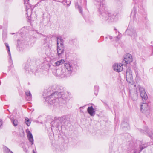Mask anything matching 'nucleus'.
Wrapping results in <instances>:
<instances>
[{
  "label": "nucleus",
  "mask_w": 153,
  "mask_h": 153,
  "mask_svg": "<svg viewBox=\"0 0 153 153\" xmlns=\"http://www.w3.org/2000/svg\"><path fill=\"white\" fill-rule=\"evenodd\" d=\"M105 0H95L94 3L98 10L100 17L104 20H109L111 21H116V16L109 14L107 11L105 4Z\"/></svg>",
  "instance_id": "f257e3e1"
},
{
  "label": "nucleus",
  "mask_w": 153,
  "mask_h": 153,
  "mask_svg": "<svg viewBox=\"0 0 153 153\" xmlns=\"http://www.w3.org/2000/svg\"><path fill=\"white\" fill-rule=\"evenodd\" d=\"M63 92H56L47 97L46 101L51 105H53L58 101L59 100H62L64 99Z\"/></svg>",
  "instance_id": "f03ea898"
},
{
  "label": "nucleus",
  "mask_w": 153,
  "mask_h": 153,
  "mask_svg": "<svg viewBox=\"0 0 153 153\" xmlns=\"http://www.w3.org/2000/svg\"><path fill=\"white\" fill-rule=\"evenodd\" d=\"M57 53L58 56L60 57L64 52V44L63 40L60 37H57Z\"/></svg>",
  "instance_id": "7ed1b4c3"
},
{
  "label": "nucleus",
  "mask_w": 153,
  "mask_h": 153,
  "mask_svg": "<svg viewBox=\"0 0 153 153\" xmlns=\"http://www.w3.org/2000/svg\"><path fill=\"white\" fill-rule=\"evenodd\" d=\"M64 66V69L67 70L66 72L70 76L75 66V64L72 63H65Z\"/></svg>",
  "instance_id": "20e7f679"
},
{
  "label": "nucleus",
  "mask_w": 153,
  "mask_h": 153,
  "mask_svg": "<svg viewBox=\"0 0 153 153\" xmlns=\"http://www.w3.org/2000/svg\"><path fill=\"white\" fill-rule=\"evenodd\" d=\"M126 33L130 36L132 39H136L137 37V34L136 30L132 27H128L126 30Z\"/></svg>",
  "instance_id": "39448f33"
},
{
  "label": "nucleus",
  "mask_w": 153,
  "mask_h": 153,
  "mask_svg": "<svg viewBox=\"0 0 153 153\" xmlns=\"http://www.w3.org/2000/svg\"><path fill=\"white\" fill-rule=\"evenodd\" d=\"M133 60L132 56L130 54L127 53L124 56V58L122 61L123 65H126L130 64Z\"/></svg>",
  "instance_id": "423d86ee"
},
{
  "label": "nucleus",
  "mask_w": 153,
  "mask_h": 153,
  "mask_svg": "<svg viewBox=\"0 0 153 153\" xmlns=\"http://www.w3.org/2000/svg\"><path fill=\"white\" fill-rule=\"evenodd\" d=\"M126 78L127 81L129 83L133 82L132 71L129 68L128 69L126 72Z\"/></svg>",
  "instance_id": "0eeeda50"
},
{
  "label": "nucleus",
  "mask_w": 153,
  "mask_h": 153,
  "mask_svg": "<svg viewBox=\"0 0 153 153\" xmlns=\"http://www.w3.org/2000/svg\"><path fill=\"white\" fill-rule=\"evenodd\" d=\"M139 90L140 95L142 100L143 101H146L148 99V97L147 94L145 91L144 89L142 87H140Z\"/></svg>",
  "instance_id": "6e6552de"
},
{
  "label": "nucleus",
  "mask_w": 153,
  "mask_h": 153,
  "mask_svg": "<svg viewBox=\"0 0 153 153\" xmlns=\"http://www.w3.org/2000/svg\"><path fill=\"white\" fill-rule=\"evenodd\" d=\"M123 64L115 63L113 65V68L114 71L117 72L121 71L123 69Z\"/></svg>",
  "instance_id": "1a4fd4ad"
},
{
  "label": "nucleus",
  "mask_w": 153,
  "mask_h": 153,
  "mask_svg": "<svg viewBox=\"0 0 153 153\" xmlns=\"http://www.w3.org/2000/svg\"><path fill=\"white\" fill-rule=\"evenodd\" d=\"M140 110L143 113H145L146 112L149 113V108L148 104L146 103H143L140 106Z\"/></svg>",
  "instance_id": "9d476101"
},
{
  "label": "nucleus",
  "mask_w": 153,
  "mask_h": 153,
  "mask_svg": "<svg viewBox=\"0 0 153 153\" xmlns=\"http://www.w3.org/2000/svg\"><path fill=\"white\" fill-rule=\"evenodd\" d=\"M25 6L26 7V10L27 11V14L28 15V13H29L30 14L32 12V9L31 8V6L28 2H25L24 3Z\"/></svg>",
  "instance_id": "9b49d317"
},
{
  "label": "nucleus",
  "mask_w": 153,
  "mask_h": 153,
  "mask_svg": "<svg viewBox=\"0 0 153 153\" xmlns=\"http://www.w3.org/2000/svg\"><path fill=\"white\" fill-rule=\"evenodd\" d=\"M87 111L91 116H94L95 114V111L92 106L88 108Z\"/></svg>",
  "instance_id": "f8f14e48"
},
{
  "label": "nucleus",
  "mask_w": 153,
  "mask_h": 153,
  "mask_svg": "<svg viewBox=\"0 0 153 153\" xmlns=\"http://www.w3.org/2000/svg\"><path fill=\"white\" fill-rule=\"evenodd\" d=\"M27 136L28 137L29 141L31 143V144L33 143V135L31 132L28 130H27Z\"/></svg>",
  "instance_id": "ddd939ff"
},
{
  "label": "nucleus",
  "mask_w": 153,
  "mask_h": 153,
  "mask_svg": "<svg viewBox=\"0 0 153 153\" xmlns=\"http://www.w3.org/2000/svg\"><path fill=\"white\" fill-rule=\"evenodd\" d=\"M53 74L57 76H59L61 78H64V75H62L61 73V70L58 69L55 70L53 72Z\"/></svg>",
  "instance_id": "4468645a"
},
{
  "label": "nucleus",
  "mask_w": 153,
  "mask_h": 153,
  "mask_svg": "<svg viewBox=\"0 0 153 153\" xmlns=\"http://www.w3.org/2000/svg\"><path fill=\"white\" fill-rule=\"evenodd\" d=\"M26 98L27 100L30 101L32 99V95L29 91L27 90L25 91Z\"/></svg>",
  "instance_id": "2eb2a0df"
},
{
  "label": "nucleus",
  "mask_w": 153,
  "mask_h": 153,
  "mask_svg": "<svg viewBox=\"0 0 153 153\" xmlns=\"http://www.w3.org/2000/svg\"><path fill=\"white\" fill-rule=\"evenodd\" d=\"M64 62L65 61L64 60L62 59L54 62L53 65L55 67L59 66L63 64Z\"/></svg>",
  "instance_id": "dca6fc26"
},
{
  "label": "nucleus",
  "mask_w": 153,
  "mask_h": 153,
  "mask_svg": "<svg viewBox=\"0 0 153 153\" xmlns=\"http://www.w3.org/2000/svg\"><path fill=\"white\" fill-rule=\"evenodd\" d=\"M61 74L62 75H64V78L66 77L70 76L69 74H68L65 69H62L61 70Z\"/></svg>",
  "instance_id": "f3484780"
},
{
  "label": "nucleus",
  "mask_w": 153,
  "mask_h": 153,
  "mask_svg": "<svg viewBox=\"0 0 153 153\" xmlns=\"http://www.w3.org/2000/svg\"><path fill=\"white\" fill-rule=\"evenodd\" d=\"M59 120L61 121V123H63V124H65L67 121V120L65 116L60 117L59 119Z\"/></svg>",
  "instance_id": "a211bd4d"
},
{
  "label": "nucleus",
  "mask_w": 153,
  "mask_h": 153,
  "mask_svg": "<svg viewBox=\"0 0 153 153\" xmlns=\"http://www.w3.org/2000/svg\"><path fill=\"white\" fill-rule=\"evenodd\" d=\"M5 44V45L7 47V49L8 51V53L9 54V55L10 56V60H11L12 59H11V53H10V48H9V45L7 43H6Z\"/></svg>",
  "instance_id": "6ab92c4d"
},
{
  "label": "nucleus",
  "mask_w": 153,
  "mask_h": 153,
  "mask_svg": "<svg viewBox=\"0 0 153 153\" xmlns=\"http://www.w3.org/2000/svg\"><path fill=\"white\" fill-rule=\"evenodd\" d=\"M75 6L76 8L78 9L80 13L82 14V7L80 6L79 5L78 3H76L75 4Z\"/></svg>",
  "instance_id": "aec40b11"
},
{
  "label": "nucleus",
  "mask_w": 153,
  "mask_h": 153,
  "mask_svg": "<svg viewBox=\"0 0 153 153\" xmlns=\"http://www.w3.org/2000/svg\"><path fill=\"white\" fill-rule=\"evenodd\" d=\"M11 121L13 123V125L16 126H17L18 124V121L17 120L15 119H13L12 118L11 119Z\"/></svg>",
  "instance_id": "412c9836"
},
{
  "label": "nucleus",
  "mask_w": 153,
  "mask_h": 153,
  "mask_svg": "<svg viewBox=\"0 0 153 153\" xmlns=\"http://www.w3.org/2000/svg\"><path fill=\"white\" fill-rule=\"evenodd\" d=\"M148 145L146 144H142L141 143V144H140V151H141L143 149L146 147Z\"/></svg>",
  "instance_id": "4be33fe9"
},
{
  "label": "nucleus",
  "mask_w": 153,
  "mask_h": 153,
  "mask_svg": "<svg viewBox=\"0 0 153 153\" xmlns=\"http://www.w3.org/2000/svg\"><path fill=\"white\" fill-rule=\"evenodd\" d=\"M25 123L27 124V126H29L30 125L31 123L30 122L29 119L27 117H26L25 118Z\"/></svg>",
  "instance_id": "5701e85b"
},
{
  "label": "nucleus",
  "mask_w": 153,
  "mask_h": 153,
  "mask_svg": "<svg viewBox=\"0 0 153 153\" xmlns=\"http://www.w3.org/2000/svg\"><path fill=\"white\" fill-rule=\"evenodd\" d=\"M131 17H133L134 20L136 19L135 11V10H134L133 11H132L131 12Z\"/></svg>",
  "instance_id": "b1692460"
},
{
  "label": "nucleus",
  "mask_w": 153,
  "mask_h": 153,
  "mask_svg": "<svg viewBox=\"0 0 153 153\" xmlns=\"http://www.w3.org/2000/svg\"><path fill=\"white\" fill-rule=\"evenodd\" d=\"M124 126H125L126 127H127L128 126V124L127 123H122V126H123V127H125Z\"/></svg>",
  "instance_id": "393cba45"
},
{
  "label": "nucleus",
  "mask_w": 153,
  "mask_h": 153,
  "mask_svg": "<svg viewBox=\"0 0 153 153\" xmlns=\"http://www.w3.org/2000/svg\"><path fill=\"white\" fill-rule=\"evenodd\" d=\"M7 34L6 33H3V38L5 39L7 37Z\"/></svg>",
  "instance_id": "a878e982"
},
{
  "label": "nucleus",
  "mask_w": 153,
  "mask_h": 153,
  "mask_svg": "<svg viewBox=\"0 0 153 153\" xmlns=\"http://www.w3.org/2000/svg\"><path fill=\"white\" fill-rule=\"evenodd\" d=\"M120 37L119 36H117L116 38V39H115V40L116 41H118L119 39H120Z\"/></svg>",
  "instance_id": "bb28decb"
},
{
  "label": "nucleus",
  "mask_w": 153,
  "mask_h": 153,
  "mask_svg": "<svg viewBox=\"0 0 153 153\" xmlns=\"http://www.w3.org/2000/svg\"><path fill=\"white\" fill-rule=\"evenodd\" d=\"M2 120L0 119V127L2 126Z\"/></svg>",
  "instance_id": "cd10ccee"
},
{
  "label": "nucleus",
  "mask_w": 153,
  "mask_h": 153,
  "mask_svg": "<svg viewBox=\"0 0 153 153\" xmlns=\"http://www.w3.org/2000/svg\"><path fill=\"white\" fill-rule=\"evenodd\" d=\"M94 89H97V90H98V87H97V86H95L94 87Z\"/></svg>",
  "instance_id": "c85d7f7f"
},
{
  "label": "nucleus",
  "mask_w": 153,
  "mask_h": 153,
  "mask_svg": "<svg viewBox=\"0 0 153 153\" xmlns=\"http://www.w3.org/2000/svg\"><path fill=\"white\" fill-rule=\"evenodd\" d=\"M109 39H112V38H113V37H112V36H109Z\"/></svg>",
  "instance_id": "c756f323"
},
{
  "label": "nucleus",
  "mask_w": 153,
  "mask_h": 153,
  "mask_svg": "<svg viewBox=\"0 0 153 153\" xmlns=\"http://www.w3.org/2000/svg\"><path fill=\"white\" fill-rule=\"evenodd\" d=\"M149 136L152 139H153V136L152 135H150Z\"/></svg>",
  "instance_id": "7c9ffc66"
},
{
  "label": "nucleus",
  "mask_w": 153,
  "mask_h": 153,
  "mask_svg": "<svg viewBox=\"0 0 153 153\" xmlns=\"http://www.w3.org/2000/svg\"><path fill=\"white\" fill-rule=\"evenodd\" d=\"M94 93L96 94V95H97V92H94Z\"/></svg>",
  "instance_id": "2f4dec72"
},
{
  "label": "nucleus",
  "mask_w": 153,
  "mask_h": 153,
  "mask_svg": "<svg viewBox=\"0 0 153 153\" xmlns=\"http://www.w3.org/2000/svg\"><path fill=\"white\" fill-rule=\"evenodd\" d=\"M33 153H36V152H35V151H34V150H33Z\"/></svg>",
  "instance_id": "473e14b6"
},
{
  "label": "nucleus",
  "mask_w": 153,
  "mask_h": 153,
  "mask_svg": "<svg viewBox=\"0 0 153 153\" xmlns=\"http://www.w3.org/2000/svg\"><path fill=\"white\" fill-rule=\"evenodd\" d=\"M2 28V27L1 26H0V29H1Z\"/></svg>",
  "instance_id": "72a5a7b5"
},
{
  "label": "nucleus",
  "mask_w": 153,
  "mask_h": 153,
  "mask_svg": "<svg viewBox=\"0 0 153 153\" xmlns=\"http://www.w3.org/2000/svg\"><path fill=\"white\" fill-rule=\"evenodd\" d=\"M41 1L40 2V3H41V2H42V1Z\"/></svg>",
  "instance_id": "f704fd0d"
},
{
  "label": "nucleus",
  "mask_w": 153,
  "mask_h": 153,
  "mask_svg": "<svg viewBox=\"0 0 153 153\" xmlns=\"http://www.w3.org/2000/svg\"><path fill=\"white\" fill-rule=\"evenodd\" d=\"M82 108V107H80V108Z\"/></svg>",
  "instance_id": "c9c22d12"
},
{
  "label": "nucleus",
  "mask_w": 153,
  "mask_h": 153,
  "mask_svg": "<svg viewBox=\"0 0 153 153\" xmlns=\"http://www.w3.org/2000/svg\"><path fill=\"white\" fill-rule=\"evenodd\" d=\"M44 37H45V38H46V36H44Z\"/></svg>",
  "instance_id": "e433bc0d"
},
{
  "label": "nucleus",
  "mask_w": 153,
  "mask_h": 153,
  "mask_svg": "<svg viewBox=\"0 0 153 153\" xmlns=\"http://www.w3.org/2000/svg\"><path fill=\"white\" fill-rule=\"evenodd\" d=\"M27 1H29V0H27Z\"/></svg>",
  "instance_id": "4c0bfd02"
},
{
  "label": "nucleus",
  "mask_w": 153,
  "mask_h": 153,
  "mask_svg": "<svg viewBox=\"0 0 153 153\" xmlns=\"http://www.w3.org/2000/svg\"><path fill=\"white\" fill-rule=\"evenodd\" d=\"M108 38L107 37H106L105 38Z\"/></svg>",
  "instance_id": "58836bf2"
}]
</instances>
